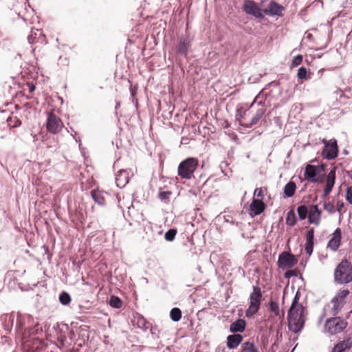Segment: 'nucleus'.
Here are the masks:
<instances>
[{
	"mask_svg": "<svg viewBox=\"0 0 352 352\" xmlns=\"http://www.w3.org/2000/svg\"><path fill=\"white\" fill-rule=\"evenodd\" d=\"M265 113V109H264V108L258 109L256 111L255 115L251 119L250 122H241V126H243L245 128H247V129H250L251 127H252L254 125H255L256 124H257L259 122V120L264 116Z\"/></svg>",
	"mask_w": 352,
	"mask_h": 352,
	"instance_id": "22",
	"label": "nucleus"
},
{
	"mask_svg": "<svg viewBox=\"0 0 352 352\" xmlns=\"http://www.w3.org/2000/svg\"><path fill=\"white\" fill-rule=\"evenodd\" d=\"M28 89L30 93H33L35 91L36 87L33 82L28 84Z\"/></svg>",
	"mask_w": 352,
	"mask_h": 352,
	"instance_id": "62",
	"label": "nucleus"
},
{
	"mask_svg": "<svg viewBox=\"0 0 352 352\" xmlns=\"http://www.w3.org/2000/svg\"><path fill=\"white\" fill-rule=\"evenodd\" d=\"M315 230L314 228H309L305 236V250L306 253L311 256L314 252V241H315Z\"/></svg>",
	"mask_w": 352,
	"mask_h": 352,
	"instance_id": "17",
	"label": "nucleus"
},
{
	"mask_svg": "<svg viewBox=\"0 0 352 352\" xmlns=\"http://www.w3.org/2000/svg\"><path fill=\"white\" fill-rule=\"evenodd\" d=\"M298 262V256H295L290 251L281 252L278 258V267L284 270L291 269L294 267Z\"/></svg>",
	"mask_w": 352,
	"mask_h": 352,
	"instance_id": "8",
	"label": "nucleus"
},
{
	"mask_svg": "<svg viewBox=\"0 0 352 352\" xmlns=\"http://www.w3.org/2000/svg\"><path fill=\"white\" fill-rule=\"evenodd\" d=\"M344 207V203L343 202V201H338L337 202V212H338L339 213L341 212V210Z\"/></svg>",
	"mask_w": 352,
	"mask_h": 352,
	"instance_id": "60",
	"label": "nucleus"
},
{
	"mask_svg": "<svg viewBox=\"0 0 352 352\" xmlns=\"http://www.w3.org/2000/svg\"><path fill=\"white\" fill-rule=\"evenodd\" d=\"M331 237L327 243V248H329L333 252H336L338 250L341 245V239H342V230L340 228H337L334 230L333 232L331 234Z\"/></svg>",
	"mask_w": 352,
	"mask_h": 352,
	"instance_id": "13",
	"label": "nucleus"
},
{
	"mask_svg": "<svg viewBox=\"0 0 352 352\" xmlns=\"http://www.w3.org/2000/svg\"><path fill=\"white\" fill-rule=\"evenodd\" d=\"M43 333L31 336L27 339L20 340L29 352H41L47 348V344L43 340Z\"/></svg>",
	"mask_w": 352,
	"mask_h": 352,
	"instance_id": "5",
	"label": "nucleus"
},
{
	"mask_svg": "<svg viewBox=\"0 0 352 352\" xmlns=\"http://www.w3.org/2000/svg\"><path fill=\"white\" fill-rule=\"evenodd\" d=\"M243 10L248 15H251L258 19L262 20L265 18L264 9L252 0H245L242 6Z\"/></svg>",
	"mask_w": 352,
	"mask_h": 352,
	"instance_id": "9",
	"label": "nucleus"
},
{
	"mask_svg": "<svg viewBox=\"0 0 352 352\" xmlns=\"http://www.w3.org/2000/svg\"><path fill=\"white\" fill-rule=\"evenodd\" d=\"M322 142L324 144L321 151V156L323 159L331 161L338 157L339 154V148L337 140L335 138L327 140L323 139Z\"/></svg>",
	"mask_w": 352,
	"mask_h": 352,
	"instance_id": "7",
	"label": "nucleus"
},
{
	"mask_svg": "<svg viewBox=\"0 0 352 352\" xmlns=\"http://www.w3.org/2000/svg\"><path fill=\"white\" fill-rule=\"evenodd\" d=\"M129 182V173L125 170H120L116 177V186L120 188H124Z\"/></svg>",
	"mask_w": 352,
	"mask_h": 352,
	"instance_id": "23",
	"label": "nucleus"
},
{
	"mask_svg": "<svg viewBox=\"0 0 352 352\" xmlns=\"http://www.w3.org/2000/svg\"><path fill=\"white\" fill-rule=\"evenodd\" d=\"M15 334L19 340L27 339L31 336L43 333L42 327H40V319L34 318L29 314L17 312L15 322Z\"/></svg>",
	"mask_w": 352,
	"mask_h": 352,
	"instance_id": "1",
	"label": "nucleus"
},
{
	"mask_svg": "<svg viewBox=\"0 0 352 352\" xmlns=\"http://www.w3.org/2000/svg\"><path fill=\"white\" fill-rule=\"evenodd\" d=\"M335 281L340 284H348L352 281V264L344 258L334 271Z\"/></svg>",
	"mask_w": 352,
	"mask_h": 352,
	"instance_id": "3",
	"label": "nucleus"
},
{
	"mask_svg": "<svg viewBox=\"0 0 352 352\" xmlns=\"http://www.w3.org/2000/svg\"><path fill=\"white\" fill-rule=\"evenodd\" d=\"M350 292L348 289H340L333 298L344 302V299L349 294Z\"/></svg>",
	"mask_w": 352,
	"mask_h": 352,
	"instance_id": "45",
	"label": "nucleus"
},
{
	"mask_svg": "<svg viewBox=\"0 0 352 352\" xmlns=\"http://www.w3.org/2000/svg\"><path fill=\"white\" fill-rule=\"evenodd\" d=\"M108 304L112 308L120 309L122 307L123 302L120 297L115 295H112L109 298Z\"/></svg>",
	"mask_w": 352,
	"mask_h": 352,
	"instance_id": "33",
	"label": "nucleus"
},
{
	"mask_svg": "<svg viewBox=\"0 0 352 352\" xmlns=\"http://www.w3.org/2000/svg\"><path fill=\"white\" fill-rule=\"evenodd\" d=\"M247 322L245 319L238 318L230 325V331L232 333H243L246 328Z\"/></svg>",
	"mask_w": 352,
	"mask_h": 352,
	"instance_id": "20",
	"label": "nucleus"
},
{
	"mask_svg": "<svg viewBox=\"0 0 352 352\" xmlns=\"http://www.w3.org/2000/svg\"><path fill=\"white\" fill-rule=\"evenodd\" d=\"M296 184L293 181H289L287 182L283 187V197L284 198H290L293 197L295 194L296 190Z\"/></svg>",
	"mask_w": 352,
	"mask_h": 352,
	"instance_id": "26",
	"label": "nucleus"
},
{
	"mask_svg": "<svg viewBox=\"0 0 352 352\" xmlns=\"http://www.w3.org/2000/svg\"><path fill=\"white\" fill-rule=\"evenodd\" d=\"M10 320L11 321L12 326H13L14 321V314L13 312L10 316Z\"/></svg>",
	"mask_w": 352,
	"mask_h": 352,
	"instance_id": "64",
	"label": "nucleus"
},
{
	"mask_svg": "<svg viewBox=\"0 0 352 352\" xmlns=\"http://www.w3.org/2000/svg\"><path fill=\"white\" fill-rule=\"evenodd\" d=\"M284 6L274 0H271L267 7L264 8V14L271 17H282L283 16Z\"/></svg>",
	"mask_w": 352,
	"mask_h": 352,
	"instance_id": "12",
	"label": "nucleus"
},
{
	"mask_svg": "<svg viewBox=\"0 0 352 352\" xmlns=\"http://www.w3.org/2000/svg\"><path fill=\"white\" fill-rule=\"evenodd\" d=\"M299 220H305L307 217L308 208L305 204H300L296 208Z\"/></svg>",
	"mask_w": 352,
	"mask_h": 352,
	"instance_id": "34",
	"label": "nucleus"
},
{
	"mask_svg": "<svg viewBox=\"0 0 352 352\" xmlns=\"http://www.w3.org/2000/svg\"><path fill=\"white\" fill-rule=\"evenodd\" d=\"M323 208L325 210H327L330 214L335 213L336 209L334 205L332 202L328 201L324 202L323 204Z\"/></svg>",
	"mask_w": 352,
	"mask_h": 352,
	"instance_id": "49",
	"label": "nucleus"
},
{
	"mask_svg": "<svg viewBox=\"0 0 352 352\" xmlns=\"http://www.w3.org/2000/svg\"><path fill=\"white\" fill-rule=\"evenodd\" d=\"M162 233H163V230H157L156 235H155L154 234H151L148 232V231H146V239L153 246H154L157 243V237H160L162 234Z\"/></svg>",
	"mask_w": 352,
	"mask_h": 352,
	"instance_id": "35",
	"label": "nucleus"
},
{
	"mask_svg": "<svg viewBox=\"0 0 352 352\" xmlns=\"http://www.w3.org/2000/svg\"><path fill=\"white\" fill-rule=\"evenodd\" d=\"M170 318L173 322H178L182 318V311L178 307H173L170 311Z\"/></svg>",
	"mask_w": 352,
	"mask_h": 352,
	"instance_id": "40",
	"label": "nucleus"
},
{
	"mask_svg": "<svg viewBox=\"0 0 352 352\" xmlns=\"http://www.w3.org/2000/svg\"><path fill=\"white\" fill-rule=\"evenodd\" d=\"M171 194L172 192L169 190L160 191L158 197L162 201L166 202L167 201H169V197Z\"/></svg>",
	"mask_w": 352,
	"mask_h": 352,
	"instance_id": "47",
	"label": "nucleus"
},
{
	"mask_svg": "<svg viewBox=\"0 0 352 352\" xmlns=\"http://www.w3.org/2000/svg\"><path fill=\"white\" fill-rule=\"evenodd\" d=\"M89 327L87 325L80 326L76 331L78 339L82 340L84 344L87 342L89 340Z\"/></svg>",
	"mask_w": 352,
	"mask_h": 352,
	"instance_id": "25",
	"label": "nucleus"
},
{
	"mask_svg": "<svg viewBox=\"0 0 352 352\" xmlns=\"http://www.w3.org/2000/svg\"><path fill=\"white\" fill-rule=\"evenodd\" d=\"M60 303L63 306H69L72 302V297L69 292L62 291L58 295Z\"/></svg>",
	"mask_w": 352,
	"mask_h": 352,
	"instance_id": "30",
	"label": "nucleus"
},
{
	"mask_svg": "<svg viewBox=\"0 0 352 352\" xmlns=\"http://www.w3.org/2000/svg\"><path fill=\"white\" fill-rule=\"evenodd\" d=\"M270 85H268V84H267L265 85V87L257 94V96L255 97V98L254 99L253 102L250 104V107H252L253 105L254 104V103L256 102V100L260 98H262L263 100H261L260 101H258L257 102L258 105V106H262L263 107L265 105V100L267 98V96L265 94H263V91L265 89H267L268 87H270Z\"/></svg>",
	"mask_w": 352,
	"mask_h": 352,
	"instance_id": "32",
	"label": "nucleus"
},
{
	"mask_svg": "<svg viewBox=\"0 0 352 352\" xmlns=\"http://www.w3.org/2000/svg\"><path fill=\"white\" fill-rule=\"evenodd\" d=\"M243 336L239 333H232L228 335L226 338L227 347L229 349H236L243 342Z\"/></svg>",
	"mask_w": 352,
	"mask_h": 352,
	"instance_id": "18",
	"label": "nucleus"
},
{
	"mask_svg": "<svg viewBox=\"0 0 352 352\" xmlns=\"http://www.w3.org/2000/svg\"><path fill=\"white\" fill-rule=\"evenodd\" d=\"M253 291L250 296L249 304L252 306H256L260 307L262 298V292L261 288L257 285L252 287Z\"/></svg>",
	"mask_w": 352,
	"mask_h": 352,
	"instance_id": "19",
	"label": "nucleus"
},
{
	"mask_svg": "<svg viewBox=\"0 0 352 352\" xmlns=\"http://www.w3.org/2000/svg\"><path fill=\"white\" fill-rule=\"evenodd\" d=\"M63 127V124L61 119L54 113H48L46 120V129L47 131L52 134H57L60 131Z\"/></svg>",
	"mask_w": 352,
	"mask_h": 352,
	"instance_id": "10",
	"label": "nucleus"
},
{
	"mask_svg": "<svg viewBox=\"0 0 352 352\" xmlns=\"http://www.w3.org/2000/svg\"><path fill=\"white\" fill-rule=\"evenodd\" d=\"M242 350L243 352H259L255 344L250 341H245L242 344Z\"/></svg>",
	"mask_w": 352,
	"mask_h": 352,
	"instance_id": "38",
	"label": "nucleus"
},
{
	"mask_svg": "<svg viewBox=\"0 0 352 352\" xmlns=\"http://www.w3.org/2000/svg\"><path fill=\"white\" fill-rule=\"evenodd\" d=\"M296 276H298V272H297L296 270H288L284 274V277L287 279H289L292 277H296Z\"/></svg>",
	"mask_w": 352,
	"mask_h": 352,
	"instance_id": "54",
	"label": "nucleus"
},
{
	"mask_svg": "<svg viewBox=\"0 0 352 352\" xmlns=\"http://www.w3.org/2000/svg\"><path fill=\"white\" fill-rule=\"evenodd\" d=\"M331 302L333 304L331 313L333 316H336L343 307L344 302L338 300L337 298H333L331 300Z\"/></svg>",
	"mask_w": 352,
	"mask_h": 352,
	"instance_id": "29",
	"label": "nucleus"
},
{
	"mask_svg": "<svg viewBox=\"0 0 352 352\" xmlns=\"http://www.w3.org/2000/svg\"><path fill=\"white\" fill-rule=\"evenodd\" d=\"M137 323H138L139 328H141V329H145V330L148 329V322L146 321V320L143 316H141L139 318H138Z\"/></svg>",
	"mask_w": 352,
	"mask_h": 352,
	"instance_id": "48",
	"label": "nucleus"
},
{
	"mask_svg": "<svg viewBox=\"0 0 352 352\" xmlns=\"http://www.w3.org/2000/svg\"><path fill=\"white\" fill-rule=\"evenodd\" d=\"M6 122L10 129L18 128L22 124L21 120L16 116H9L7 118Z\"/></svg>",
	"mask_w": 352,
	"mask_h": 352,
	"instance_id": "39",
	"label": "nucleus"
},
{
	"mask_svg": "<svg viewBox=\"0 0 352 352\" xmlns=\"http://www.w3.org/2000/svg\"><path fill=\"white\" fill-rule=\"evenodd\" d=\"M260 307L256 306H252V305L249 304L248 308L245 310V316L248 318L253 317L256 314L258 313Z\"/></svg>",
	"mask_w": 352,
	"mask_h": 352,
	"instance_id": "44",
	"label": "nucleus"
},
{
	"mask_svg": "<svg viewBox=\"0 0 352 352\" xmlns=\"http://www.w3.org/2000/svg\"><path fill=\"white\" fill-rule=\"evenodd\" d=\"M311 73L307 70L305 66H301L298 68L297 72V78L300 82L302 80H307L311 78Z\"/></svg>",
	"mask_w": 352,
	"mask_h": 352,
	"instance_id": "28",
	"label": "nucleus"
},
{
	"mask_svg": "<svg viewBox=\"0 0 352 352\" xmlns=\"http://www.w3.org/2000/svg\"><path fill=\"white\" fill-rule=\"evenodd\" d=\"M223 219H224V221L227 223H230L231 225H236V226H238L239 225V222L238 221H235L232 219V217L230 216V215H225L223 216Z\"/></svg>",
	"mask_w": 352,
	"mask_h": 352,
	"instance_id": "57",
	"label": "nucleus"
},
{
	"mask_svg": "<svg viewBox=\"0 0 352 352\" xmlns=\"http://www.w3.org/2000/svg\"><path fill=\"white\" fill-rule=\"evenodd\" d=\"M38 35V40L40 39L41 37H43L45 38V35L43 34V32L39 30H36V32L31 31L30 34L28 36V41L30 44H33L36 42L37 36Z\"/></svg>",
	"mask_w": 352,
	"mask_h": 352,
	"instance_id": "36",
	"label": "nucleus"
},
{
	"mask_svg": "<svg viewBox=\"0 0 352 352\" xmlns=\"http://www.w3.org/2000/svg\"><path fill=\"white\" fill-rule=\"evenodd\" d=\"M302 60H303L302 55L298 54V55L295 56L292 60V63L290 64V68L292 69V68L298 67L299 65L301 64V63L302 62Z\"/></svg>",
	"mask_w": 352,
	"mask_h": 352,
	"instance_id": "46",
	"label": "nucleus"
},
{
	"mask_svg": "<svg viewBox=\"0 0 352 352\" xmlns=\"http://www.w3.org/2000/svg\"><path fill=\"white\" fill-rule=\"evenodd\" d=\"M76 334L77 333H76L73 330H70L69 328V334L67 338H69L71 341H73L75 339Z\"/></svg>",
	"mask_w": 352,
	"mask_h": 352,
	"instance_id": "61",
	"label": "nucleus"
},
{
	"mask_svg": "<svg viewBox=\"0 0 352 352\" xmlns=\"http://www.w3.org/2000/svg\"><path fill=\"white\" fill-rule=\"evenodd\" d=\"M250 105L248 109H244L243 107H240L236 109V113L235 116L236 121L239 122V124L241 126V122H243L242 121L243 119L245 118L246 116L247 111L250 109Z\"/></svg>",
	"mask_w": 352,
	"mask_h": 352,
	"instance_id": "37",
	"label": "nucleus"
},
{
	"mask_svg": "<svg viewBox=\"0 0 352 352\" xmlns=\"http://www.w3.org/2000/svg\"><path fill=\"white\" fill-rule=\"evenodd\" d=\"M300 296V289H298L287 311L288 329L295 333L302 331L307 319L306 307L299 302Z\"/></svg>",
	"mask_w": 352,
	"mask_h": 352,
	"instance_id": "2",
	"label": "nucleus"
},
{
	"mask_svg": "<svg viewBox=\"0 0 352 352\" xmlns=\"http://www.w3.org/2000/svg\"><path fill=\"white\" fill-rule=\"evenodd\" d=\"M40 327H42V329L43 330V336H47V331L50 327V324L47 321H45L43 322H40Z\"/></svg>",
	"mask_w": 352,
	"mask_h": 352,
	"instance_id": "56",
	"label": "nucleus"
},
{
	"mask_svg": "<svg viewBox=\"0 0 352 352\" xmlns=\"http://www.w3.org/2000/svg\"><path fill=\"white\" fill-rule=\"evenodd\" d=\"M336 167H333V168H331L330 170V171L329 172L328 175H327V181H331V182H336Z\"/></svg>",
	"mask_w": 352,
	"mask_h": 352,
	"instance_id": "53",
	"label": "nucleus"
},
{
	"mask_svg": "<svg viewBox=\"0 0 352 352\" xmlns=\"http://www.w3.org/2000/svg\"><path fill=\"white\" fill-rule=\"evenodd\" d=\"M345 199L349 204L352 205V186L346 188Z\"/></svg>",
	"mask_w": 352,
	"mask_h": 352,
	"instance_id": "52",
	"label": "nucleus"
},
{
	"mask_svg": "<svg viewBox=\"0 0 352 352\" xmlns=\"http://www.w3.org/2000/svg\"><path fill=\"white\" fill-rule=\"evenodd\" d=\"M335 183L334 182H331V181H327V183L324 186V191H327L329 193H331V192L332 191L333 188V186L335 185Z\"/></svg>",
	"mask_w": 352,
	"mask_h": 352,
	"instance_id": "55",
	"label": "nucleus"
},
{
	"mask_svg": "<svg viewBox=\"0 0 352 352\" xmlns=\"http://www.w3.org/2000/svg\"><path fill=\"white\" fill-rule=\"evenodd\" d=\"M322 210L318 208V205L312 204L308 215V222L309 224L318 226L321 221Z\"/></svg>",
	"mask_w": 352,
	"mask_h": 352,
	"instance_id": "16",
	"label": "nucleus"
},
{
	"mask_svg": "<svg viewBox=\"0 0 352 352\" xmlns=\"http://www.w3.org/2000/svg\"><path fill=\"white\" fill-rule=\"evenodd\" d=\"M327 175L325 173H319L311 182L314 184H322L326 178Z\"/></svg>",
	"mask_w": 352,
	"mask_h": 352,
	"instance_id": "50",
	"label": "nucleus"
},
{
	"mask_svg": "<svg viewBox=\"0 0 352 352\" xmlns=\"http://www.w3.org/2000/svg\"><path fill=\"white\" fill-rule=\"evenodd\" d=\"M199 166V160L197 157H188L182 160L178 166L177 174L184 179L194 178V173Z\"/></svg>",
	"mask_w": 352,
	"mask_h": 352,
	"instance_id": "4",
	"label": "nucleus"
},
{
	"mask_svg": "<svg viewBox=\"0 0 352 352\" xmlns=\"http://www.w3.org/2000/svg\"><path fill=\"white\" fill-rule=\"evenodd\" d=\"M352 348V338H347L336 344L331 350V352H344Z\"/></svg>",
	"mask_w": 352,
	"mask_h": 352,
	"instance_id": "21",
	"label": "nucleus"
},
{
	"mask_svg": "<svg viewBox=\"0 0 352 352\" xmlns=\"http://www.w3.org/2000/svg\"><path fill=\"white\" fill-rule=\"evenodd\" d=\"M266 208V204L261 200L253 198L249 206L250 214L252 217L263 213Z\"/></svg>",
	"mask_w": 352,
	"mask_h": 352,
	"instance_id": "15",
	"label": "nucleus"
},
{
	"mask_svg": "<svg viewBox=\"0 0 352 352\" xmlns=\"http://www.w3.org/2000/svg\"><path fill=\"white\" fill-rule=\"evenodd\" d=\"M137 91H138V88L135 86L130 87V94H131V98H133V102H135L136 107L138 105V99L135 98L137 94Z\"/></svg>",
	"mask_w": 352,
	"mask_h": 352,
	"instance_id": "51",
	"label": "nucleus"
},
{
	"mask_svg": "<svg viewBox=\"0 0 352 352\" xmlns=\"http://www.w3.org/2000/svg\"><path fill=\"white\" fill-rule=\"evenodd\" d=\"M103 194L104 191H100L98 189H94L91 191V196L93 200L99 206L105 205V199Z\"/></svg>",
	"mask_w": 352,
	"mask_h": 352,
	"instance_id": "27",
	"label": "nucleus"
},
{
	"mask_svg": "<svg viewBox=\"0 0 352 352\" xmlns=\"http://www.w3.org/2000/svg\"><path fill=\"white\" fill-rule=\"evenodd\" d=\"M177 233V230L176 228H170L168 229L164 234V239L166 241L172 242L175 240L176 234Z\"/></svg>",
	"mask_w": 352,
	"mask_h": 352,
	"instance_id": "43",
	"label": "nucleus"
},
{
	"mask_svg": "<svg viewBox=\"0 0 352 352\" xmlns=\"http://www.w3.org/2000/svg\"><path fill=\"white\" fill-rule=\"evenodd\" d=\"M69 325L63 322H56L53 326V329L56 334L57 340L62 345H64L67 341L69 334Z\"/></svg>",
	"mask_w": 352,
	"mask_h": 352,
	"instance_id": "11",
	"label": "nucleus"
},
{
	"mask_svg": "<svg viewBox=\"0 0 352 352\" xmlns=\"http://www.w3.org/2000/svg\"><path fill=\"white\" fill-rule=\"evenodd\" d=\"M316 169H318V173H322L324 172L327 169V165L325 163H320L318 165H316Z\"/></svg>",
	"mask_w": 352,
	"mask_h": 352,
	"instance_id": "58",
	"label": "nucleus"
},
{
	"mask_svg": "<svg viewBox=\"0 0 352 352\" xmlns=\"http://www.w3.org/2000/svg\"><path fill=\"white\" fill-rule=\"evenodd\" d=\"M255 193H257L256 195L258 197H261V199H263L264 195L262 188H256L254 190V194Z\"/></svg>",
	"mask_w": 352,
	"mask_h": 352,
	"instance_id": "59",
	"label": "nucleus"
},
{
	"mask_svg": "<svg viewBox=\"0 0 352 352\" xmlns=\"http://www.w3.org/2000/svg\"><path fill=\"white\" fill-rule=\"evenodd\" d=\"M348 325V322L340 316L327 318L324 323V330L330 335H336L344 331Z\"/></svg>",
	"mask_w": 352,
	"mask_h": 352,
	"instance_id": "6",
	"label": "nucleus"
},
{
	"mask_svg": "<svg viewBox=\"0 0 352 352\" xmlns=\"http://www.w3.org/2000/svg\"><path fill=\"white\" fill-rule=\"evenodd\" d=\"M276 338L275 339L274 343L271 346L272 352H275V348H277L278 346L279 341L282 340L283 334H282V327L281 325L278 327L276 330Z\"/></svg>",
	"mask_w": 352,
	"mask_h": 352,
	"instance_id": "41",
	"label": "nucleus"
},
{
	"mask_svg": "<svg viewBox=\"0 0 352 352\" xmlns=\"http://www.w3.org/2000/svg\"><path fill=\"white\" fill-rule=\"evenodd\" d=\"M285 223L289 227H293L296 224L297 219L294 209H291L287 212L285 218Z\"/></svg>",
	"mask_w": 352,
	"mask_h": 352,
	"instance_id": "31",
	"label": "nucleus"
},
{
	"mask_svg": "<svg viewBox=\"0 0 352 352\" xmlns=\"http://www.w3.org/2000/svg\"><path fill=\"white\" fill-rule=\"evenodd\" d=\"M269 311L273 313L276 316H279L280 309L278 301L270 300L269 303Z\"/></svg>",
	"mask_w": 352,
	"mask_h": 352,
	"instance_id": "42",
	"label": "nucleus"
},
{
	"mask_svg": "<svg viewBox=\"0 0 352 352\" xmlns=\"http://www.w3.org/2000/svg\"><path fill=\"white\" fill-rule=\"evenodd\" d=\"M191 47V42L188 36H179L175 47L176 52L179 55L186 56Z\"/></svg>",
	"mask_w": 352,
	"mask_h": 352,
	"instance_id": "14",
	"label": "nucleus"
},
{
	"mask_svg": "<svg viewBox=\"0 0 352 352\" xmlns=\"http://www.w3.org/2000/svg\"><path fill=\"white\" fill-rule=\"evenodd\" d=\"M78 308H79V313L80 314L86 313V311H85L86 308H85V306L79 305Z\"/></svg>",
	"mask_w": 352,
	"mask_h": 352,
	"instance_id": "63",
	"label": "nucleus"
},
{
	"mask_svg": "<svg viewBox=\"0 0 352 352\" xmlns=\"http://www.w3.org/2000/svg\"><path fill=\"white\" fill-rule=\"evenodd\" d=\"M318 174L319 173L318 172V169H316V165L309 164H306L303 173L304 179L305 180L311 182Z\"/></svg>",
	"mask_w": 352,
	"mask_h": 352,
	"instance_id": "24",
	"label": "nucleus"
}]
</instances>
